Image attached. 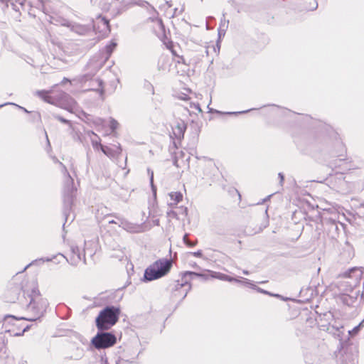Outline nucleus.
Here are the masks:
<instances>
[{
	"label": "nucleus",
	"mask_w": 364,
	"mask_h": 364,
	"mask_svg": "<svg viewBox=\"0 0 364 364\" xmlns=\"http://www.w3.org/2000/svg\"><path fill=\"white\" fill-rule=\"evenodd\" d=\"M116 218L118 219V222H115L116 225H117L119 227L123 228L125 230L133 232L134 231V228L133 227V225L128 221L125 220L123 218H121L119 217H117Z\"/></svg>",
	"instance_id": "nucleus-14"
},
{
	"label": "nucleus",
	"mask_w": 364,
	"mask_h": 364,
	"mask_svg": "<svg viewBox=\"0 0 364 364\" xmlns=\"http://www.w3.org/2000/svg\"><path fill=\"white\" fill-rule=\"evenodd\" d=\"M116 337L111 333H98L92 340V343L97 349L109 348L116 343Z\"/></svg>",
	"instance_id": "nucleus-6"
},
{
	"label": "nucleus",
	"mask_w": 364,
	"mask_h": 364,
	"mask_svg": "<svg viewBox=\"0 0 364 364\" xmlns=\"http://www.w3.org/2000/svg\"><path fill=\"white\" fill-rule=\"evenodd\" d=\"M194 257H201V258H203V259H206L205 257H203V253H202V251L201 250H198L197 252H192L191 253Z\"/></svg>",
	"instance_id": "nucleus-28"
},
{
	"label": "nucleus",
	"mask_w": 364,
	"mask_h": 364,
	"mask_svg": "<svg viewBox=\"0 0 364 364\" xmlns=\"http://www.w3.org/2000/svg\"><path fill=\"white\" fill-rule=\"evenodd\" d=\"M361 274L360 269L353 268L339 277L338 280L332 284L335 295L343 304L350 306L357 299L359 291H355L354 287L359 283Z\"/></svg>",
	"instance_id": "nucleus-1"
},
{
	"label": "nucleus",
	"mask_w": 364,
	"mask_h": 364,
	"mask_svg": "<svg viewBox=\"0 0 364 364\" xmlns=\"http://www.w3.org/2000/svg\"><path fill=\"white\" fill-rule=\"evenodd\" d=\"M226 23H227V22H226L225 20H224V21H221V25H222L223 26H225Z\"/></svg>",
	"instance_id": "nucleus-38"
},
{
	"label": "nucleus",
	"mask_w": 364,
	"mask_h": 364,
	"mask_svg": "<svg viewBox=\"0 0 364 364\" xmlns=\"http://www.w3.org/2000/svg\"><path fill=\"white\" fill-rule=\"evenodd\" d=\"M317 6H318V4L316 3L315 6H313L312 8H311V10H315L317 8Z\"/></svg>",
	"instance_id": "nucleus-37"
},
{
	"label": "nucleus",
	"mask_w": 364,
	"mask_h": 364,
	"mask_svg": "<svg viewBox=\"0 0 364 364\" xmlns=\"http://www.w3.org/2000/svg\"><path fill=\"white\" fill-rule=\"evenodd\" d=\"M116 46H117V43L115 42H114V41H112L109 45H107L105 47V51H106V53L107 54V58L110 56V55L112 54V51L116 48Z\"/></svg>",
	"instance_id": "nucleus-18"
},
{
	"label": "nucleus",
	"mask_w": 364,
	"mask_h": 364,
	"mask_svg": "<svg viewBox=\"0 0 364 364\" xmlns=\"http://www.w3.org/2000/svg\"><path fill=\"white\" fill-rule=\"evenodd\" d=\"M243 273H244L245 274H246V275H248V274H249V272H248V271H247V270H244V271H243Z\"/></svg>",
	"instance_id": "nucleus-39"
},
{
	"label": "nucleus",
	"mask_w": 364,
	"mask_h": 364,
	"mask_svg": "<svg viewBox=\"0 0 364 364\" xmlns=\"http://www.w3.org/2000/svg\"><path fill=\"white\" fill-rule=\"evenodd\" d=\"M66 81H68V79H65H65L63 80V82H66Z\"/></svg>",
	"instance_id": "nucleus-42"
},
{
	"label": "nucleus",
	"mask_w": 364,
	"mask_h": 364,
	"mask_svg": "<svg viewBox=\"0 0 364 364\" xmlns=\"http://www.w3.org/2000/svg\"><path fill=\"white\" fill-rule=\"evenodd\" d=\"M363 322H364V319L357 326L353 328L351 331H348L349 335L351 336L356 335L358 333V331H360V327L363 326Z\"/></svg>",
	"instance_id": "nucleus-19"
},
{
	"label": "nucleus",
	"mask_w": 364,
	"mask_h": 364,
	"mask_svg": "<svg viewBox=\"0 0 364 364\" xmlns=\"http://www.w3.org/2000/svg\"><path fill=\"white\" fill-rule=\"evenodd\" d=\"M242 284L247 285V287L255 289H256V285L248 279H243V280H240Z\"/></svg>",
	"instance_id": "nucleus-20"
},
{
	"label": "nucleus",
	"mask_w": 364,
	"mask_h": 364,
	"mask_svg": "<svg viewBox=\"0 0 364 364\" xmlns=\"http://www.w3.org/2000/svg\"><path fill=\"white\" fill-rule=\"evenodd\" d=\"M3 105H0V107H1Z\"/></svg>",
	"instance_id": "nucleus-44"
},
{
	"label": "nucleus",
	"mask_w": 364,
	"mask_h": 364,
	"mask_svg": "<svg viewBox=\"0 0 364 364\" xmlns=\"http://www.w3.org/2000/svg\"><path fill=\"white\" fill-rule=\"evenodd\" d=\"M173 134L177 138H181L183 136L186 130V125L183 122H178L173 128Z\"/></svg>",
	"instance_id": "nucleus-15"
},
{
	"label": "nucleus",
	"mask_w": 364,
	"mask_h": 364,
	"mask_svg": "<svg viewBox=\"0 0 364 364\" xmlns=\"http://www.w3.org/2000/svg\"><path fill=\"white\" fill-rule=\"evenodd\" d=\"M98 20H99L100 23H101L103 26H106L107 30L109 31L108 20H107L105 18H103V17H99Z\"/></svg>",
	"instance_id": "nucleus-26"
},
{
	"label": "nucleus",
	"mask_w": 364,
	"mask_h": 364,
	"mask_svg": "<svg viewBox=\"0 0 364 364\" xmlns=\"http://www.w3.org/2000/svg\"><path fill=\"white\" fill-rule=\"evenodd\" d=\"M48 306V301L46 299L40 296H36L31 299L28 306V310L33 314V316L26 318L28 321H36V319L43 316Z\"/></svg>",
	"instance_id": "nucleus-5"
},
{
	"label": "nucleus",
	"mask_w": 364,
	"mask_h": 364,
	"mask_svg": "<svg viewBox=\"0 0 364 364\" xmlns=\"http://www.w3.org/2000/svg\"><path fill=\"white\" fill-rule=\"evenodd\" d=\"M46 260L47 262H49V261H50L51 259H49V258H48V259H46Z\"/></svg>",
	"instance_id": "nucleus-43"
},
{
	"label": "nucleus",
	"mask_w": 364,
	"mask_h": 364,
	"mask_svg": "<svg viewBox=\"0 0 364 364\" xmlns=\"http://www.w3.org/2000/svg\"><path fill=\"white\" fill-rule=\"evenodd\" d=\"M82 257L80 255V250L78 247H72V256L70 257V262L73 265H77Z\"/></svg>",
	"instance_id": "nucleus-13"
},
{
	"label": "nucleus",
	"mask_w": 364,
	"mask_h": 364,
	"mask_svg": "<svg viewBox=\"0 0 364 364\" xmlns=\"http://www.w3.org/2000/svg\"><path fill=\"white\" fill-rule=\"evenodd\" d=\"M120 309L114 306L102 309L96 318V326L100 331L108 330L118 321Z\"/></svg>",
	"instance_id": "nucleus-2"
},
{
	"label": "nucleus",
	"mask_w": 364,
	"mask_h": 364,
	"mask_svg": "<svg viewBox=\"0 0 364 364\" xmlns=\"http://www.w3.org/2000/svg\"><path fill=\"white\" fill-rule=\"evenodd\" d=\"M31 264H29L28 265H26V267L24 268V270H26Z\"/></svg>",
	"instance_id": "nucleus-40"
},
{
	"label": "nucleus",
	"mask_w": 364,
	"mask_h": 364,
	"mask_svg": "<svg viewBox=\"0 0 364 364\" xmlns=\"http://www.w3.org/2000/svg\"><path fill=\"white\" fill-rule=\"evenodd\" d=\"M154 224H155V225H159V220L158 219H157V220H154Z\"/></svg>",
	"instance_id": "nucleus-36"
},
{
	"label": "nucleus",
	"mask_w": 364,
	"mask_h": 364,
	"mask_svg": "<svg viewBox=\"0 0 364 364\" xmlns=\"http://www.w3.org/2000/svg\"><path fill=\"white\" fill-rule=\"evenodd\" d=\"M115 222H118V219L116 218V220H109L108 223L109 224H115Z\"/></svg>",
	"instance_id": "nucleus-34"
},
{
	"label": "nucleus",
	"mask_w": 364,
	"mask_h": 364,
	"mask_svg": "<svg viewBox=\"0 0 364 364\" xmlns=\"http://www.w3.org/2000/svg\"><path fill=\"white\" fill-rule=\"evenodd\" d=\"M60 107L68 112L77 114L79 112L76 102L66 93H63L59 101Z\"/></svg>",
	"instance_id": "nucleus-7"
},
{
	"label": "nucleus",
	"mask_w": 364,
	"mask_h": 364,
	"mask_svg": "<svg viewBox=\"0 0 364 364\" xmlns=\"http://www.w3.org/2000/svg\"><path fill=\"white\" fill-rule=\"evenodd\" d=\"M147 171H148V174L149 175V177H150V183H151V186L153 194H154V196H156V188L154 185V172L150 168H148Z\"/></svg>",
	"instance_id": "nucleus-17"
},
{
	"label": "nucleus",
	"mask_w": 364,
	"mask_h": 364,
	"mask_svg": "<svg viewBox=\"0 0 364 364\" xmlns=\"http://www.w3.org/2000/svg\"><path fill=\"white\" fill-rule=\"evenodd\" d=\"M102 151L110 159H117L121 154L122 149L119 144L114 145V147H102Z\"/></svg>",
	"instance_id": "nucleus-8"
},
{
	"label": "nucleus",
	"mask_w": 364,
	"mask_h": 364,
	"mask_svg": "<svg viewBox=\"0 0 364 364\" xmlns=\"http://www.w3.org/2000/svg\"><path fill=\"white\" fill-rule=\"evenodd\" d=\"M154 22H155V25H156V28H158L159 31L163 32L164 28L162 21L159 18H156L154 21Z\"/></svg>",
	"instance_id": "nucleus-21"
},
{
	"label": "nucleus",
	"mask_w": 364,
	"mask_h": 364,
	"mask_svg": "<svg viewBox=\"0 0 364 364\" xmlns=\"http://www.w3.org/2000/svg\"><path fill=\"white\" fill-rule=\"evenodd\" d=\"M133 4H139V5H140V6H144L145 4H147V2H146V1H141V2L139 4V3L136 2V1H134Z\"/></svg>",
	"instance_id": "nucleus-33"
},
{
	"label": "nucleus",
	"mask_w": 364,
	"mask_h": 364,
	"mask_svg": "<svg viewBox=\"0 0 364 364\" xmlns=\"http://www.w3.org/2000/svg\"><path fill=\"white\" fill-rule=\"evenodd\" d=\"M190 279H193V277H199L204 279H208L209 276L203 274L196 273L193 272H186L183 273L181 281L178 280L174 285L175 296H181V299H183L191 289V284L188 277Z\"/></svg>",
	"instance_id": "nucleus-4"
},
{
	"label": "nucleus",
	"mask_w": 364,
	"mask_h": 364,
	"mask_svg": "<svg viewBox=\"0 0 364 364\" xmlns=\"http://www.w3.org/2000/svg\"><path fill=\"white\" fill-rule=\"evenodd\" d=\"M170 200L168 202V205L171 208H175L177 205L182 201L183 194L179 191H173L168 193Z\"/></svg>",
	"instance_id": "nucleus-9"
},
{
	"label": "nucleus",
	"mask_w": 364,
	"mask_h": 364,
	"mask_svg": "<svg viewBox=\"0 0 364 364\" xmlns=\"http://www.w3.org/2000/svg\"><path fill=\"white\" fill-rule=\"evenodd\" d=\"M167 214H168V216H170L171 215H176V213L172 211V210H171L170 212H168Z\"/></svg>",
	"instance_id": "nucleus-35"
},
{
	"label": "nucleus",
	"mask_w": 364,
	"mask_h": 364,
	"mask_svg": "<svg viewBox=\"0 0 364 364\" xmlns=\"http://www.w3.org/2000/svg\"><path fill=\"white\" fill-rule=\"evenodd\" d=\"M146 87H147V89L150 90L151 94L154 95V88L153 85H151L150 83H148L146 85Z\"/></svg>",
	"instance_id": "nucleus-31"
},
{
	"label": "nucleus",
	"mask_w": 364,
	"mask_h": 364,
	"mask_svg": "<svg viewBox=\"0 0 364 364\" xmlns=\"http://www.w3.org/2000/svg\"><path fill=\"white\" fill-rule=\"evenodd\" d=\"M87 135L90 138L91 144L94 149L102 151V147H105L101 144L99 136L92 131L87 132Z\"/></svg>",
	"instance_id": "nucleus-11"
},
{
	"label": "nucleus",
	"mask_w": 364,
	"mask_h": 364,
	"mask_svg": "<svg viewBox=\"0 0 364 364\" xmlns=\"http://www.w3.org/2000/svg\"><path fill=\"white\" fill-rule=\"evenodd\" d=\"M278 176H279V179H280V182H279L280 186H283V183H284V176L283 173H279Z\"/></svg>",
	"instance_id": "nucleus-29"
},
{
	"label": "nucleus",
	"mask_w": 364,
	"mask_h": 364,
	"mask_svg": "<svg viewBox=\"0 0 364 364\" xmlns=\"http://www.w3.org/2000/svg\"><path fill=\"white\" fill-rule=\"evenodd\" d=\"M172 267V260L168 259H159L149 265L144 272V279L153 281L166 275Z\"/></svg>",
	"instance_id": "nucleus-3"
},
{
	"label": "nucleus",
	"mask_w": 364,
	"mask_h": 364,
	"mask_svg": "<svg viewBox=\"0 0 364 364\" xmlns=\"http://www.w3.org/2000/svg\"><path fill=\"white\" fill-rule=\"evenodd\" d=\"M109 123H110V124H109L110 129L112 131H114L115 129H117L118 128L119 123L114 119L110 118Z\"/></svg>",
	"instance_id": "nucleus-22"
},
{
	"label": "nucleus",
	"mask_w": 364,
	"mask_h": 364,
	"mask_svg": "<svg viewBox=\"0 0 364 364\" xmlns=\"http://www.w3.org/2000/svg\"><path fill=\"white\" fill-rule=\"evenodd\" d=\"M62 25L70 28L71 31L81 35L84 34L87 31V28L84 26L73 23L66 20H63Z\"/></svg>",
	"instance_id": "nucleus-10"
},
{
	"label": "nucleus",
	"mask_w": 364,
	"mask_h": 364,
	"mask_svg": "<svg viewBox=\"0 0 364 364\" xmlns=\"http://www.w3.org/2000/svg\"><path fill=\"white\" fill-rule=\"evenodd\" d=\"M93 124L95 126L102 127H103L105 126V120L103 119H102V118L97 117V118L94 119Z\"/></svg>",
	"instance_id": "nucleus-23"
},
{
	"label": "nucleus",
	"mask_w": 364,
	"mask_h": 364,
	"mask_svg": "<svg viewBox=\"0 0 364 364\" xmlns=\"http://www.w3.org/2000/svg\"><path fill=\"white\" fill-rule=\"evenodd\" d=\"M55 117L63 123L68 124H70V122L69 120L65 119V118H63L60 116L56 115V116H55Z\"/></svg>",
	"instance_id": "nucleus-27"
},
{
	"label": "nucleus",
	"mask_w": 364,
	"mask_h": 364,
	"mask_svg": "<svg viewBox=\"0 0 364 364\" xmlns=\"http://www.w3.org/2000/svg\"><path fill=\"white\" fill-rule=\"evenodd\" d=\"M255 289L257 290L258 292L263 293L265 294H269V293L267 291H265L259 287H257V286H256V289Z\"/></svg>",
	"instance_id": "nucleus-30"
},
{
	"label": "nucleus",
	"mask_w": 364,
	"mask_h": 364,
	"mask_svg": "<svg viewBox=\"0 0 364 364\" xmlns=\"http://www.w3.org/2000/svg\"><path fill=\"white\" fill-rule=\"evenodd\" d=\"M66 81H68V79H65H65L63 80V82H66Z\"/></svg>",
	"instance_id": "nucleus-41"
},
{
	"label": "nucleus",
	"mask_w": 364,
	"mask_h": 364,
	"mask_svg": "<svg viewBox=\"0 0 364 364\" xmlns=\"http://www.w3.org/2000/svg\"><path fill=\"white\" fill-rule=\"evenodd\" d=\"M209 272L211 273L210 277H212V278L218 279H220L222 281L241 282L240 279L234 278V277H231L227 274H223L220 272H210V271H209Z\"/></svg>",
	"instance_id": "nucleus-12"
},
{
	"label": "nucleus",
	"mask_w": 364,
	"mask_h": 364,
	"mask_svg": "<svg viewBox=\"0 0 364 364\" xmlns=\"http://www.w3.org/2000/svg\"><path fill=\"white\" fill-rule=\"evenodd\" d=\"M36 95L40 97L41 99H43L44 101L50 102L49 100L50 97L48 95L49 92L46 91V90H39V91H36Z\"/></svg>",
	"instance_id": "nucleus-16"
},
{
	"label": "nucleus",
	"mask_w": 364,
	"mask_h": 364,
	"mask_svg": "<svg viewBox=\"0 0 364 364\" xmlns=\"http://www.w3.org/2000/svg\"><path fill=\"white\" fill-rule=\"evenodd\" d=\"M183 240L184 242V243L189 246V247H193L196 245L197 242H191L188 238V235L186 234L184 236H183Z\"/></svg>",
	"instance_id": "nucleus-24"
},
{
	"label": "nucleus",
	"mask_w": 364,
	"mask_h": 364,
	"mask_svg": "<svg viewBox=\"0 0 364 364\" xmlns=\"http://www.w3.org/2000/svg\"><path fill=\"white\" fill-rule=\"evenodd\" d=\"M62 168H63V171H64L65 173H66L68 175L67 176V182L69 183V184H73V178L70 177V176L68 173L67 172V169L65 168V166L62 164V163H60Z\"/></svg>",
	"instance_id": "nucleus-25"
},
{
	"label": "nucleus",
	"mask_w": 364,
	"mask_h": 364,
	"mask_svg": "<svg viewBox=\"0 0 364 364\" xmlns=\"http://www.w3.org/2000/svg\"><path fill=\"white\" fill-rule=\"evenodd\" d=\"M179 98L183 100H188L189 99L188 97L187 96V95H186V94H183L181 96H179Z\"/></svg>",
	"instance_id": "nucleus-32"
}]
</instances>
